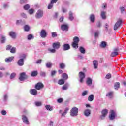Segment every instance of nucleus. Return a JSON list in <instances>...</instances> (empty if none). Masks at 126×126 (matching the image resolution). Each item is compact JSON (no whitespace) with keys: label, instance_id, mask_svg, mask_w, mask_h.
I'll return each instance as SVG.
<instances>
[{"label":"nucleus","instance_id":"1","mask_svg":"<svg viewBox=\"0 0 126 126\" xmlns=\"http://www.w3.org/2000/svg\"><path fill=\"white\" fill-rule=\"evenodd\" d=\"M71 117H76L78 115V108L76 107H73L70 111Z\"/></svg>","mask_w":126,"mask_h":126},{"label":"nucleus","instance_id":"2","mask_svg":"<svg viewBox=\"0 0 126 126\" xmlns=\"http://www.w3.org/2000/svg\"><path fill=\"white\" fill-rule=\"evenodd\" d=\"M123 23V20L122 19H119L118 20L117 22L115 24L114 26V30H118V28L122 25Z\"/></svg>","mask_w":126,"mask_h":126},{"label":"nucleus","instance_id":"3","mask_svg":"<svg viewBox=\"0 0 126 126\" xmlns=\"http://www.w3.org/2000/svg\"><path fill=\"white\" fill-rule=\"evenodd\" d=\"M43 13H44V11L43 10L41 9L38 10L37 11L36 14L35 15L36 18H37V19L42 18V17H43Z\"/></svg>","mask_w":126,"mask_h":126},{"label":"nucleus","instance_id":"4","mask_svg":"<svg viewBox=\"0 0 126 126\" xmlns=\"http://www.w3.org/2000/svg\"><path fill=\"white\" fill-rule=\"evenodd\" d=\"M79 81L81 83H82L84 81V78H85V73L83 72H80L79 73Z\"/></svg>","mask_w":126,"mask_h":126},{"label":"nucleus","instance_id":"5","mask_svg":"<svg viewBox=\"0 0 126 126\" xmlns=\"http://www.w3.org/2000/svg\"><path fill=\"white\" fill-rule=\"evenodd\" d=\"M110 113H111V114L109 115V118L110 120H113L115 119V118H116L117 113H116L115 110H111Z\"/></svg>","mask_w":126,"mask_h":126},{"label":"nucleus","instance_id":"6","mask_svg":"<svg viewBox=\"0 0 126 126\" xmlns=\"http://www.w3.org/2000/svg\"><path fill=\"white\" fill-rule=\"evenodd\" d=\"M48 34L47 33V31L45 30L42 29L40 31V36L41 38H45L47 37Z\"/></svg>","mask_w":126,"mask_h":126},{"label":"nucleus","instance_id":"7","mask_svg":"<svg viewBox=\"0 0 126 126\" xmlns=\"http://www.w3.org/2000/svg\"><path fill=\"white\" fill-rule=\"evenodd\" d=\"M26 77H27V76H26V74L24 72L21 73L20 75L19 80L20 81H24Z\"/></svg>","mask_w":126,"mask_h":126},{"label":"nucleus","instance_id":"8","mask_svg":"<svg viewBox=\"0 0 126 126\" xmlns=\"http://www.w3.org/2000/svg\"><path fill=\"white\" fill-rule=\"evenodd\" d=\"M35 88L37 89V90H40V89H42V88H44V84L42 83H38L35 85Z\"/></svg>","mask_w":126,"mask_h":126},{"label":"nucleus","instance_id":"9","mask_svg":"<svg viewBox=\"0 0 126 126\" xmlns=\"http://www.w3.org/2000/svg\"><path fill=\"white\" fill-rule=\"evenodd\" d=\"M101 114L102 115L101 116V119H103L106 117V116H107L108 114V109H103L101 112Z\"/></svg>","mask_w":126,"mask_h":126},{"label":"nucleus","instance_id":"10","mask_svg":"<svg viewBox=\"0 0 126 126\" xmlns=\"http://www.w3.org/2000/svg\"><path fill=\"white\" fill-rule=\"evenodd\" d=\"M52 47L54 49L58 50V49H60L61 47V43H60L59 42L53 43L52 44Z\"/></svg>","mask_w":126,"mask_h":126},{"label":"nucleus","instance_id":"11","mask_svg":"<svg viewBox=\"0 0 126 126\" xmlns=\"http://www.w3.org/2000/svg\"><path fill=\"white\" fill-rule=\"evenodd\" d=\"M17 64L19 66H23L24 65V60L20 59L17 62Z\"/></svg>","mask_w":126,"mask_h":126},{"label":"nucleus","instance_id":"12","mask_svg":"<svg viewBox=\"0 0 126 126\" xmlns=\"http://www.w3.org/2000/svg\"><path fill=\"white\" fill-rule=\"evenodd\" d=\"M9 35L11 36L12 39H16V33L13 31L10 32Z\"/></svg>","mask_w":126,"mask_h":126},{"label":"nucleus","instance_id":"13","mask_svg":"<svg viewBox=\"0 0 126 126\" xmlns=\"http://www.w3.org/2000/svg\"><path fill=\"white\" fill-rule=\"evenodd\" d=\"M70 49V46L69 44L66 43L63 45V51H67Z\"/></svg>","mask_w":126,"mask_h":126},{"label":"nucleus","instance_id":"14","mask_svg":"<svg viewBox=\"0 0 126 126\" xmlns=\"http://www.w3.org/2000/svg\"><path fill=\"white\" fill-rule=\"evenodd\" d=\"M61 29L63 31H67V30H68V25L65 24L62 25Z\"/></svg>","mask_w":126,"mask_h":126},{"label":"nucleus","instance_id":"15","mask_svg":"<svg viewBox=\"0 0 126 126\" xmlns=\"http://www.w3.org/2000/svg\"><path fill=\"white\" fill-rule=\"evenodd\" d=\"M22 120L25 124H29V121H28V118L25 116V115H23L22 116Z\"/></svg>","mask_w":126,"mask_h":126},{"label":"nucleus","instance_id":"16","mask_svg":"<svg viewBox=\"0 0 126 126\" xmlns=\"http://www.w3.org/2000/svg\"><path fill=\"white\" fill-rule=\"evenodd\" d=\"M91 114V111L89 109H86L84 111V115L86 117H89Z\"/></svg>","mask_w":126,"mask_h":126},{"label":"nucleus","instance_id":"17","mask_svg":"<svg viewBox=\"0 0 126 126\" xmlns=\"http://www.w3.org/2000/svg\"><path fill=\"white\" fill-rule=\"evenodd\" d=\"M13 59H14V57L13 56L7 58L5 59V62H6V63H10V62H12V61H13Z\"/></svg>","mask_w":126,"mask_h":126},{"label":"nucleus","instance_id":"18","mask_svg":"<svg viewBox=\"0 0 126 126\" xmlns=\"http://www.w3.org/2000/svg\"><path fill=\"white\" fill-rule=\"evenodd\" d=\"M0 42L1 44H4L5 43V41H6V37L5 36L1 35V38L0 39Z\"/></svg>","mask_w":126,"mask_h":126},{"label":"nucleus","instance_id":"19","mask_svg":"<svg viewBox=\"0 0 126 126\" xmlns=\"http://www.w3.org/2000/svg\"><path fill=\"white\" fill-rule=\"evenodd\" d=\"M30 93L32 95H33V96H36L37 91L36 90V89H31L30 90Z\"/></svg>","mask_w":126,"mask_h":126},{"label":"nucleus","instance_id":"20","mask_svg":"<svg viewBox=\"0 0 126 126\" xmlns=\"http://www.w3.org/2000/svg\"><path fill=\"white\" fill-rule=\"evenodd\" d=\"M93 64L95 69L98 68V61H97V60H94L93 62Z\"/></svg>","mask_w":126,"mask_h":126},{"label":"nucleus","instance_id":"21","mask_svg":"<svg viewBox=\"0 0 126 126\" xmlns=\"http://www.w3.org/2000/svg\"><path fill=\"white\" fill-rule=\"evenodd\" d=\"M69 111V108H66L63 113H62V117H65L66 115L67 114V112Z\"/></svg>","mask_w":126,"mask_h":126},{"label":"nucleus","instance_id":"22","mask_svg":"<svg viewBox=\"0 0 126 126\" xmlns=\"http://www.w3.org/2000/svg\"><path fill=\"white\" fill-rule=\"evenodd\" d=\"M87 85L90 86L92 84V79L91 78H87L86 80Z\"/></svg>","mask_w":126,"mask_h":126},{"label":"nucleus","instance_id":"23","mask_svg":"<svg viewBox=\"0 0 126 126\" xmlns=\"http://www.w3.org/2000/svg\"><path fill=\"white\" fill-rule=\"evenodd\" d=\"M119 55V53L118 52V49H114V52H112L111 54V57H116V56H118Z\"/></svg>","mask_w":126,"mask_h":126},{"label":"nucleus","instance_id":"24","mask_svg":"<svg viewBox=\"0 0 126 126\" xmlns=\"http://www.w3.org/2000/svg\"><path fill=\"white\" fill-rule=\"evenodd\" d=\"M69 87V84L67 83L62 87V89L63 90H67V89H68Z\"/></svg>","mask_w":126,"mask_h":126},{"label":"nucleus","instance_id":"25","mask_svg":"<svg viewBox=\"0 0 126 126\" xmlns=\"http://www.w3.org/2000/svg\"><path fill=\"white\" fill-rule=\"evenodd\" d=\"M91 22L93 23L95 21V15L91 14L90 17Z\"/></svg>","mask_w":126,"mask_h":126},{"label":"nucleus","instance_id":"26","mask_svg":"<svg viewBox=\"0 0 126 126\" xmlns=\"http://www.w3.org/2000/svg\"><path fill=\"white\" fill-rule=\"evenodd\" d=\"M88 100L89 102H92V101L94 100V95L93 94L90 95L88 98Z\"/></svg>","mask_w":126,"mask_h":126},{"label":"nucleus","instance_id":"27","mask_svg":"<svg viewBox=\"0 0 126 126\" xmlns=\"http://www.w3.org/2000/svg\"><path fill=\"white\" fill-rule=\"evenodd\" d=\"M113 94H114V93L113 92H109L106 94V96L108 97V98H110V99H111L113 98Z\"/></svg>","mask_w":126,"mask_h":126},{"label":"nucleus","instance_id":"28","mask_svg":"<svg viewBox=\"0 0 126 126\" xmlns=\"http://www.w3.org/2000/svg\"><path fill=\"white\" fill-rule=\"evenodd\" d=\"M106 12L105 11H101V18L102 19H106Z\"/></svg>","mask_w":126,"mask_h":126},{"label":"nucleus","instance_id":"29","mask_svg":"<svg viewBox=\"0 0 126 126\" xmlns=\"http://www.w3.org/2000/svg\"><path fill=\"white\" fill-rule=\"evenodd\" d=\"M100 46L101 48H106V47H107V43L105 41H102L101 42Z\"/></svg>","mask_w":126,"mask_h":126},{"label":"nucleus","instance_id":"30","mask_svg":"<svg viewBox=\"0 0 126 126\" xmlns=\"http://www.w3.org/2000/svg\"><path fill=\"white\" fill-rule=\"evenodd\" d=\"M52 65H53L52 62H48L46 64V66L47 68H51V67H52Z\"/></svg>","mask_w":126,"mask_h":126},{"label":"nucleus","instance_id":"31","mask_svg":"<svg viewBox=\"0 0 126 126\" xmlns=\"http://www.w3.org/2000/svg\"><path fill=\"white\" fill-rule=\"evenodd\" d=\"M73 41L74 43H77L78 44V43L79 42V38H78V37L77 36H75L73 38Z\"/></svg>","mask_w":126,"mask_h":126},{"label":"nucleus","instance_id":"32","mask_svg":"<svg viewBox=\"0 0 126 126\" xmlns=\"http://www.w3.org/2000/svg\"><path fill=\"white\" fill-rule=\"evenodd\" d=\"M73 13H72V12H71V11H70L69 12V19L70 20H71V21H72V20H73V19H74V17H73V16H72L73 15Z\"/></svg>","mask_w":126,"mask_h":126},{"label":"nucleus","instance_id":"33","mask_svg":"<svg viewBox=\"0 0 126 126\" xmlns=\"http://www.w3.org/2000/svg\"><path fill=\"white\" fill-rule=\"evenodd\" d=\"M45 108L47 111H53V107H51L50 105H46Z\"/></svg>","mask_w":126,"mask_h":126},{"label":"nucleus","instance_id":"34","mask_svg":"<svg viewBox=\"0 0 126 126\" xmlns=\"http://www.w3.org/2000/svg\"><path fill=\"white\" fill-rule=\"evenodd\" d=\"M27 56V55L25 54H22L20 55V59H23V60H25L26 59V57Z\"/></svg>","mask_w":126,"mask_h":126},{"label":"nucleus","instance_id":"35","mask_svg":"<svg viewBox=\"0 0 126 126\" xmlns=\"http://www.w3.org/2000/svg\"><path fill=\"white\" fill-rule=\"evenodd\" d=\"M79 51L82 54H85V49H84V48H83V47H80Z\"/></svg>","mask_w":126,"mask_h":126},{"label":"nucleus","instance_id":"36","mask_svg":"<svg viewBox=\"0 0 126 126\" xmlns=\"http://www.w3.org/2000/svg\"><path fill=\"white\" fill-rule=\"evenodd\" d=\"M23 8L25 10H28L30 8V5L27 4L23 6Z\"/></svg>","mask_w":126,"mask_h":126},{"label":"nucleus","instance_id":"37","mask_svg":"<svg viewBox=\"0 0 126 126\" xmlns=\"http://www.w3.org/2000/svg\"><path fill=\"white\" fill-rule=\"evenodd\" d=\"M62 76L63 78H64V79L66 80L68 78V75H67L65 73H63Z\"/></svg>","mask_w":126,"mask_h":126},{"label":"nucleus","instance_id":"38","mask_svg":"<svg viewBox=\"0 0 126 126\" xmlns=\"http://www.w3.org/2000/svg\"><path fill=\"white\" fill-rule=\"evenodd\" d=\"M15 52H16V48L15 47H12L10 49V53L12 54H15Z\"/></svg>","mask_w":126,"mask_h":126},{"label":"nucleus","instance_id":"39","mask_svg":"<svg viewBox=\"0 0 126 126\" xmlns=\"http://www.w3.org/2000/svg\"><path fill=\"white\" fill-rule=\"evenodd\" d=\"M28 2V1L27 0H20V4H26Z\"/></svg>","mask_w":126,"mask_h":126},{"label":"nucleus","instance_id":"40","mask_svg":"<svg viewBox=\"0 0 126 126\" xmlns=\"http://www.w3.org/2000/svg\"><path fill=\"white\" fill-rule=\"evenodd\" d=\"M72 47L73 48H74V49H77L78 48V43L73 42Z\"/></svg>","mask_w":126,"mask_h":126},{"label":"nucleus","instance_id":"41","mask_svg":"<svg viewBox=\"0 0 126 126\" xmlns=\"http://www.w3.org/2000/svg\"><path fill=\"white\" fill-rule=\"evenodd\" d=\"M58 83L60 85H63V84H64V80H63V79L59 80L58 82Z\"/></svg>","mask_w":126,"mask_h":126},{"label":"nucleus","instance_id":"42","mask_svg":"<svg viewBox=\"0 0 126 126\" xmlns=\"http://www.w3.org/2000/svg\"><path fill=\"white\" fill-rule=\"evenodd\" d=\"M16 25H22V20H17L16 21Z\"/></svg>","mask_w":126,"mask_h":126},{"label":"nucleus","instance_id":"43","mask_svg":"<svg viewBox=\"0 0 126 126\" xmlns=\"http://www.w3.org/2000/svg\"><path fill=\"white\" fill-rule=\"evenodd\" d=\"M15 76H16V73L14 72L12 73L10 76V79H13V78H14Z\"/></svg>","mask_w":126,"mask_h":126},{"label":"nucleus","instance_id":"44","mask_svg":"<svg viewBox=\"0 0 126 126\" xmlns=\"http://www.w3.org/2000/svg\"><path fill=\"white\" fill-rule=\"evenodd\" d=\"M114 88L115 89H118V88H120V83L117 82L114 85Z\"/></svg>","mask_w":126,"mask_h":126},{"label":"nucleus","instance_id":"45","mask_svg":"<svg viewBox=\"0 0 126 126\" xmlns=\"http://www.w3.org/2000/svg\"><path fill=\"white\" fill-rule=\"evenodd\" d=\"M24 29L25 31L28 32V31H29V30L30 29V27L28 25H25L24 27Z\"/></svg>","mask_w":126,"mask_h":126},{"label":"nucleus","instance_id":"46","mask_svg":"<svg viewBox=\"0 0 126 126\" xmlns=\"http://www.w3.org/2000/svg\"><path fill=\"white\" fill-rule=\"evenodd\" d=\"M35 105L37 106V107H40V106H42V102L40 101H36L35 102Z\"/></svg>","mask_w":126,"mask_h":126},{"label":"nucleus","instance_id":"47","mask_svg":"<svg viewBox=\"0 0 126 126\" xmlns=\"http://www.w3.org/2000/svg\"><path fill=\"white\" fill-rule=\"evenodd\" d=\"M38 75V72L37 71H34L32 72V76H37Z\"/></svg>","mask_w":126,"mask_h":126},{"label":"nucleus","instance_id":"48","mask_svg":"<svg viewBox=\"0 0 126 126\" xmlns=\"http://www.w3.org/2000/svg\"><path fill=\"white\" fill-rule=\"evenodd\" d=\"M28 12H29V14H30V15H32V14H33V13H34V9H30L28 10Z\"/></svg>","mask_w":126,"mask_h":126},{"label":"nucleus","instance_id":"49","mask_svg":"<svg viewBox=\"0 0 126 126\" xmlns=\"http://www.w3.org/2000/svg\"><path fill=\"white\" fill-rule=\"evenodd\" d=\"M34 39V36L32 34H29L28 35V40H30Z\"/></svg>","mask_w":126,"mask_h":126},{"label":"nucleus","instance_id":"50","mask_svg":"<svg viewBox=\"0 0 126 126\" xmlns=\"http://www.w3.org/2000/svg\"><path fill=\"white\" fill-rule=\"evenodd\" d=\"M60 67L62 69H63V68H64V67H65V64H64V63H61L60 64Z\"/></svg>","mask_w":126,"mask_h":126},{"label":"nucleus","instance_id":"51","mask_svg":"<svg viewBox=\"0 0 126 126\" xmlns=\"http://www.w3.org/2000/svg\"><path fill=\"white\" fill-rule=\"evenodd\" d=\"M53 6H54V4L51 2L48 6V9H52V8H53Z\"/></svg>","mask_w":126,"mask_h":126},{"label":"nucleus","instance_id":"52","mask_svg":"<svg viewBox=\"0 0 126 126\" xmlns=\"http://www.w3.org/2000/svg\"><path fill=\"white\" fill-rule=\"evenodd\" d=\"M40 76L42 77H45L46 76V73L44 71H41L40 73Z\"/></svg>","mask_w":126,"mask_h":126},{"label":"nucleus","instance_id":"53","mask_svg":"<svg viewBox=\"0 0 126 126\" xmlns=\"http://www.w3.org/2000/svg\"><path fill=\"white\" fill-rule=\"evenodd\" d=\"M21 16L23 17V18H27V15L24 13H22L21 14Z\"/></svg>","mask_w":126,"mask_h":126},{"label":"nucleus","instance_id":"54","mask_svg":"<svg viewBox=\"0 0 126 126\" xmlns=\"http://www.w3.org/2000/svg\"><path fill=\"white\" fill-rule=\"evenodd\" d=\"M120 9L121 10V13H124V12H125V11H126V9L124 7H121L120 8Z\"/></svg>","mask_w":126,"mask_h":126},{"label":"nucleus","instance_id":"55","mask_svg":"<svg viewBox=\"0 0 126 126\" xmlns=\"http://www.w3.org/2000/svg\"><path fill=\"white\" fill-rule=\"evenodd\" d=\"M48 51H49V52H50V53H52L53 54L56 53V49H55V48L49 49L48 50Z\"/></svg>","mask_w":126,"mask_h":126},{"label":"nucleus","instance_id":"56","mask_svg":"<svg viewBox=\"0 0 126 126\" xmlns=\"http://www.w3.org/2000/svg\"><path fill=\"white\" fill-rule=\"evenodd\" d=\"M111 77L112 75H111V74H108L107 75H106L105 78H106V79H110V78H111Z\"/></svg>","mask_w":126,"mask_h":126},{"label":"nucleus","instance_id":"57","mask_svg":"<svg viewBox=\"0 0 126 126\" xmlns=\"http://www.w3.org/2000/svg\"><path fill=\"white\" fill-rule=\"evenodd\" d=\"M57 32H53L52 33V37L53 38H55V37H57Z\"/></svg>","mask_w":126,"mask_h":126},{"label":"nucleus","instance_id":"58","mask_svg":"<svg viewBox=\"0 0 126 126\" xmlns=\"http://www.w3.org/2000/svg\"><path fill=\"white\" fill-rule=\"evenodd\" d=\"M88 92L87 91H85L82 93V96H85V95H87Z\"/></svg>","mask_w":126,"mask_h":126},{"label":"nucleus","instance_id":"59","mask_svg":"<svg viewBox=\"0 0 126 126\" xmlns=\"http://www.w3.org/2000/svg\"><path fill=\"white\" fill-rule=\"evenodd\" d=\"M107 8V3H104L102 4V9H105Z\"/></svg>","mask_w":126,"mask_h":126},{"label":"nucleus","instance_id":"60","mask_svg":"<svg viewBox=\"0 0 126 126\" xmlns=\"http://www.w3.org/2000/svg\"><path fill=\"white\" fill-rule=\"evenodd\" d=\"M99 31H97L95 32L94 33V37L95 38H97V37H98V36H99Z\"/></svg>","mask_w":126,"mask_h":126},{"label":"nucleus","instance_id":"61","mask_svg":"<svg viewBox=\"0 0 126 126\" xmlns=\"http://www.w3.org/2000/svg\"><path fill=\"white\" fill-rule=\"evenodd\" d=\"M63 98H59L57 100L58 103H63Z\"/></svg>","mask_w":126,"mask_h":126},{"label":"nucleus","instance_id":"62","mask_svg":"<svg viewBox=\"0 0 126 126\" xmlns=\"http://www.w3.org/2000/svg\"><path fill=\"white\" fill-rule=\"evenodd\" d=\"M1 115H3V116H5L6 115V111L5 110H2L1 111Z\"/></svg>","mask_w":126,"mask_h":126},{"label":"nucleus","instance_id":"63","mask_svg":"<svg viewBox=\"0 0 126 126\" xmlns=\"http://www.w3.org/2000/svg\"><path fill=\"white\" fill-rule=\"evenodd\" d=\"M8 98V96H7V94H5L4 95V101H6V100H7Z\"/></svg>","mask_w":126,"mask_h":126},{"label":"nucleus","instance_id":"64","mask_svg":"<svg viewBox=\"0 0 126 126\" xmlns=\"http://www.w3.org/2000/svg\"><path fill=\"white\" fill-rule=\"evenodd\" d=\"M11 49V45H7L6 46V50H7V51H9V50H10Z\"/></svg>","mask_w":126,"mask_h":126}]
</instances>
